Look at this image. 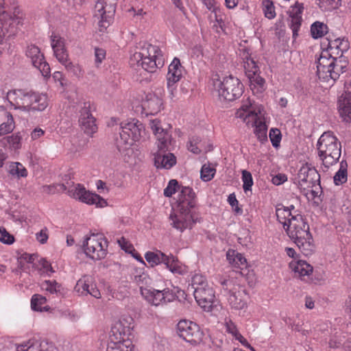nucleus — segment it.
<instances>
[{
  "instance_id": "nucleus-26",
  "label": "nucleus",
  "mask_w": 351,
  "mask_h": 351,
  "mask_svg": "<svg viewBox=\"0 0 351 351\" xmlns=\"http://www.w3.org/2000/svg\"><path fill=\"white\" fill-rule=\"evenodd\" d=\"M228 294V303L232 308L241 310L245 308L246 302L242 291L234 287L233 289H230Z\"/></svg>"
},
{
  "instance_id": "nucleus-6",
  "label": "nucleus",
  "mask_w": 351,
  "mask_h": 351,
  "mask_svg": "<svg viewBox=\"0 0 351 351\" xmlns=\"http://www.w3.org/2000/svg\"><path fill=\"white\" fill-rule=\"evenodd\" d=\"M119 138L116 140L117 147L119 152L127 150L134 142L139 141L142 133L145 132L143 125L138 120L123 121L120 125Z\"/></svg>"
},
{
  "instance_id": "nucleus-4",
  "label": "nucleus",
  "mask_w": 351,
  "mask_h": 351,
  "mask_svg": "<svg viewBox=\"0 0 351 351\" xmlns=\"http://www.w3.org/2000/svg\"><path fill=\"white\" fill-rule=\"evenodd\" d=\"M317 148L319 158L326 168H329L339 161L341 145L333 132H324L317 141Z\"/></svg>"
},
{
  "instance_id": "nucleus-36",
  "label": "nucleus",
  "mask_w": 351,
  "mask_h": 351,
  "mask_svg": "<svg viewBox=\"0 0 351 351\" xmlns=\"http://www.w3.org/2000/svg\"><path fill=\"white\" fill-rule=\"evenodd\" d=\"M276 215L277 217V219L280 223L284 230L289 229V221H291V218L294 217V215L290 211V208H285L284 206L277 208L276 210Z\"/></svg>"
},
{
  "instance_id": "nucleus-55",
  "label": "nucleus",
  "mask_w": 351,
  "mask_h": 351,
  "mask_svg": "<svg viewBox=\"0 0 351 351\" xmlns=\"http://www.w3.org/2000/svg\"><path fill=\"white\" fill-rule=\"evenodd\" d=\"M34 66L40 71L43 77H47L50 75V66L45 59L42 61H39L38 64L36 65H34Z\"/></svg>"
},
{
  "instance_id": "nucleus-8",
  "label": "nucleus",
  "mask_w": 351,
  "mask_h": 351,
  "mask_svg": "<svg viewBox=\"0 0 351 351\" xmlns=\"http://www.w3.org/2000/svg\"><path fill=\"white\" fill-rule=\"evenodd\" d=\"M243 62L245 73L250 82L252 90L261 93L265 90V80L260 74L259 67L247 49H243L240 54Z\"/></svg>"
},
{
  "instance_id": "nucleus-13",
  "label": "nucleus",
  "mask_w": 351,
  "mask_h": 351,
  "mask_svg": "<svg viewBox=\"0 0 351 351\" xmlns=\"http://www.w3.org/2000/svg\"><path fill=\"white\" fill-rule=\"evenodd\" d=\"M79 110V123L84 132L91 135L97 132L96 119L90 112L91 104L89 101L82 100L77 104Z\"/></svg>"
},
{
  "instance_id": "nucleus-59",
  "label": "nucleus",
  "mask_w": 351,
  "mask_h": 351,
  "mask_svg": "<svg viewBox=\"0 0 351 351\" xmlns=\"http://www.w3.org/2000/svg\"><path fill=\"white\" fill-rule=\"evenodd\" d=\"M226 331L228 333L231 334L235 339L241 334L238 330L235 324L231 320H229L228 322H226Z\"/></svg>"
},
{
  "instance_id": "nucleus-51",
  "label": "nucleus",
  "mask_w": 351,
  "mask_h": 351,
  "mask_svg": "<svg viewBox=\"0 0 351 351\" xmlns=\"http://www.w3.org/2000/svg\"><path fill=\"white\" fill-rule=\"evenodd\" d=\"M117 322L123 325L125 330L132 334V330L134 328V319L130 315H123Z\"/></svg>"
},
{
  "instance_id": "nucleus-56",
  "label": "nucleus",
  "mask_w": 351,
  "mask_h": 351,
  "mask_svg": "<svg viewBox=\"0 0 351 351\" xmlns=\"http://www.w3.org/2000/svg\"><path fill=\"white\" fill-rule=\"evenodd\" d=\"M39 264L41 266L40 271L43 273L46 274L47 276H51L52 274L55 272L53 267H51V263L47 261L45 258H40L39 261Z\"/></svg>"
},
{
  "instance_id": "nucleus-41",
  "label": "nucleus",
  "mask_w": 351,
  "mask_h": 351,
  "mask_svg": "<svg viewBox=\"0 0 351 351\" xmlns=\"http://www.w3.org/2000/svg\"><path fill=\"white\" fill-rule=\"evenodd\" d=\"M40 288L50 294L57 295L60 293L62 286L56 280H45L40 284Z\"/></svg>"
},
{
  "instance_id": "nucleus-63",
  "label": "nucleus",
  "mask_w": 351,
  "mask_h": 351,
  "mask_svg": "<svg viewBox=\"0 0 351 351\" xmlns=\"http://www.w3.org/2000/svg\"><path fill=\"white\" fill-rule=\"evenodd\" d=\"M49 236L47 229L46 228L42 229L40 232L36 234V239L41 244L47 243Z\"/></svg>"
},
{
  "instance_id": "nucleus-33",
  "label": "nucleus",
  "mask_w": 351,
  "mask_h": 351,
  "mask_svg": "<svg viewBox=\"0 0 351 351\" xmlns=\"http://www.w3.org/2000/svg\"><path fill=\"white\" fill-rule=\"evenodd\" d=\"M226 258L229 263L234 267L242 269L247 266L246 258L235 250H228L226 253Z\"/></svg>"
},
{
  "instance_id": "nucleus-14",
  "label": "nucleus",
  "mask_w": 351,
  "mask_h": 351,
  "mask_svg": "<svg viewBox=\"0 0 351 351\" xmlns=\"http://www.w3.org/2000/svg\"><path fill=\"white\" fill-rule=\"evenodd\" d=\"M68 194L69 196L87 204H95L99 207H104L107 205L106 199L96 193L86 191L85 187L80 184H77L69 189Z\"/></svg>"
},
{
  "instance_id": "nucleus-57",
  "label": "nucleus",
  "mask_w": 351,
  "mask_h": 351,
  "mask_svg": "<svg viewBox=\"0 0 351 351\" xmlns=\"http://www.w3.org/2000/svg\"><path fill=\"white\" fill-rule=\"evenodd\" d=\"M66 69L72 73L75 76H80L82 74V69L80 65L74 64L68 60L67 62L62 63Z\"/></svg>"
},
{
  "instance_id": "nucleus-12",
  "label": "nucleus",
  "mask_w": 351,
  "mask_h": 351,
  "mask_svg": "<svg viewBox=\"0 0 351 351\" xmlns=\"http://www.w3.org/2000/svg\"><path fill=\"white\" fill-rule=\"evenodd\" d=\"M158 151L154 154V165L156 168L169 169L176 164V158L171 153H166L168 150L169 136H165L160 139Z\"/></svg>"
},
{
  "instance_id": "nucleus-42",
  "label": "nucleus",
  "mask_w": 351,
  "mask_h": 351,
  "mask_svg": "<svg viewBox=\"0 0 351 351\" xmlns=\"http://www.w3.org/2000/svg\"><path fill=\"white\" fill-rule=\"evenodd\" d=\"M9 172L11 175L16 176L18 178L27 176V169L21 163L18 162H12L10 165Z\"/></svg>"
},
{
  "instance_id": "nucleus-31",
  "label": "nucleus",
  "mask_w": 351,
  "mask_h": 351,
  "mask_svg": "<svg viewBox=\"0 0 351 351\" xmlns=\"http://www.w3.org/2000/svg\"><path fill=\"white\" fill-rule=\"evenodd\" d=\"M134 345L130 339L113 340L110 339L106 351H133Z\"/></svg>"
},
{
  "instance_id": "nucleus-43",
  "label": "nucleus",
  "mask_w": 351,
  "mask_h": 351,
  "mask_svg": "<svg viewBox=\"0 0 351 351\" xmlns=\"http://www.w3.org/2000/svg\"><path fill=\"white\" fill-rule=\"evenodd\" d=\"M328 27L323 23L316 21L311 25V33L313 38H319L327 33Z\"/></svg>"
},
{
  "instance_id": "nucleus-2",
  "label": "nucleus",
  "mask_w": 351,
  "mask_h": 351,
  "mask_svg": "<svg viewBox=\"0 0 351 351\" xmlns=\"http://www.w3.org/2000/svg\"><path fill=\"white\" fill-rule=\"evenodd\" d=\"M6 100L14 109L23 111H43L48 106L47 97L25 89H15L6 93Z\"/></svg>"
},
{
  "instance_id": "nucleus-37",
  "label": "nucleus",
  "mask_w": 351,
  "mask_h": 351,
  "mask_svg": "<svg viewBox=\"0 0 351 351\" xmlns=\"http://www.w3.org/2000/svg\"><path fill=\"white\" fill-rule=\"evenodd\" d=\"M168 256L161 252L160 251H158L157 252H147L145 254V258L146 261L150 264L151 267H154L155 265H158L160 263H165L166 258Z\"/></svg>"
},
{
  "instance_id": "nucleus-10",
  "label": "nucleus",
  "mask_w": 351,
  "mask_h": 351,
  "mask_svg": "<svg viewBox=\"0 0 351 351\" xmlns=\"http://www.w3.org/2000/svg\"><path fill=\"white\" fill-rule=\"evenodd\" d=\"M85 254L93 260H101L107 254L108 241L100 234H93L85 238L82 243Z\"/></svg>"
},
{
  "instance_id": "nucleus-52",
  "label": "nucleus",
  "mask_w": 351,
  "mask_h": 351,
  "mask_svg": "<svg viewBox=\"0 0 351 351\" xmlns=\"http://www.w3.org/2000/svg\"><path fill=\"white\" fill-rule=\"evenodd\" d=\"M51 45L53 52L58 51L64 47V40L60 36L52 34L51 36Z\"/></svg>"
},
{
  "instance_id": "nucleus-38",
  "label": "nucleus",
  "mask_w": 351,
  "mask_h": 351,
  "mask_svg": "<svg viewBox=\"0 0 351 351\" xmlns=\"http://www.w3.org/2000/svg\"><path fill=\"white\" fill-rule=\"evenodd\" d=\"M348 164L346 160H342L340 162V168L334 176L333 180L334 183L336 185H340L345 183L347 181L348 173H347Z\"/></svg>"
},
{
  "instance_id": "nucleus-22",
  "label": "nucleus",
  "mask_w": 351,
  "mask_h": 351,
  "mask_svg": "<svg viewBox=\"0 0 351 351\" xmlns=\"http://www.w3.org/2000/svg\"><path fill=\"white\" fill-rule=\"evenodd\" d=\"M74 289L82 295L89 294L95 298H101L100 291L93 283V278L90 276H84L78 280Z\"/></svg>"
},
{
  "instance_id": "nucleus-40",
  "label": "nucleus",
  "mask_w": 351,
  "mask_h": 351,
  "mask_svg": "<svg viewBox=\"0 0 351 351\" xmlns=\"http://www.w3.org/2000/svg\"><path fill=\"white\" fill-rule=\"evenodd\" d=\"M149 125L152 130L157 137V145L160 143V139L165 136H169V138H171L170 134L162 128L161 122L159 120H152Z\"/></svg>"
},
{
  "instance_id": "nucleus-5",
  "label": "nucleus",
  "mask_w": 351,
  "mask_h": 351,
  "mask_svg": "<svg viewBox=\"0 0 351 351\" xmlns=\"http://www.w3.org/2000/svg\"><path fill=\"white\" fill-rule=\"evenodd\" d=\"M134 58L142 68L147 72L154 73L165 64L163 54L156 45L143 43L139 51L134 54Z\"/></svg>"
},
{
  "instance_id": "nucleus-39",
  "label": "nucleus",
  "mask_w": 351,
  "mask_h": 351,
  "mask_svg": "<svg viewBox=\"0 0 351 351\" xmlns=\"http://www.w3.org/2000/svg\"><path fill=\"white\" fill-rule=\"evenodd\" d=\"M47 299L45 297L40 294H34L31 299V307L34 311H47L49 309L48 306L42 307L41 306L45 304Z\"/></svg>"
},
{
  "instance_id": "nucleus-19",
  "label": "nucleus",
  "mask_w": 351,
  "mask_h": 351,
  "mask_svg": "<svg viewBox=\"0 0 351 351\" xmlns=\"http://www.w3.org/2000/svg\"><path fill=\"white\" fill-rule=\"evenodd\" d=\"M346 65H343L341 62H337L328 66H317V75L320 80L325 82H328L332 80L335 82L339 79L340 75L346 71Z\"/></svg>"
},
{
  "instance_id": "nucleus-45",
  "label": "nucleus",
  "mask_w": 351,
  "mask_h": 351,
  "mask_svg": "<svg viewBox=\"0 0 351 351\" xmlns=\"http://www.w3.org/2000/svg\"><path fill=\"white\" fill-rule=\"evenodd\" d=\"M337 62H341V60H338L337 58L332 57L328 53H326V54L322 53L317 61V67L328 66L329 64H332Z\"/></svg>"
},
{
  "instance_id": "nucleus-32",
  "label": "nucleus",
  "mask_w": 351,
  "mask_h": 351,
  "mask_svg": "<svg viewBox=\"0 0 351 351\" xmlns=\"http://www.w3.org/2000/svg\"><path fill=\"white\" fill-rule=\"evenodd\" d=\"M166 258L165 265L166 267L173 274L183 275L187 272V268L183 265L175 256L173 255L168 256Z\"/></svg>"
},
{
  "instance_id": "nucleus-17",
  "label": "nucleus",
  "mask_w": 351,
  "mask_h": 351,
  "mask_svg": "<svg viewBox=\"0 0 351 351\" xmlns=\"http://www.w3.org/2000/svg\"><path fill=\"white\" fill-rule=\"evenodd\" d=\"M22 21L21 16L12 18V15L5 12L3 15L0 14V44L5 38H10L17 33Z\"/></svg>"
},
{
  "instance_id": "nucleus-30",
  "label": "nucleus",
  "mask_w": 351,
  "mask_h": 351,
  "mask_svg": "<svg viewBox=\"0 0 351 351\" xmlns=\"http://www.w3.org/2000/svg\"><path fill=\"white\" fill-rule=\"evenodd\" d=\"M250 121V124L252 126L255 127L254 133L258 141L261 143L267 141V125H266L265 122L261 120L258 115H257L256 119H252Z\"/></svg>"
},
{
  "instance_id": "nucleus-44",
  "label": "nucleus",
  "mask_w": 351,
  "mask_h": 351,
  "mask_svg": "<svg viewBox=\"0 0 351 351\" xmlns=\"http://www.w3.org/2000/svg\"><path fill=\"white\" fill-rule=\"evenodd\" d=\"M7 121L0 125V136L10 133L14 129V121L10 112H6Z\"/></svg>"
},
{
  "instance_id": "nucleus-29",
  "label": "nucleus",
  "mask_w": 351,
  "mask_h": 351,
  "mask_svg": "<svg viewBox=\"0 0 351 351\" xmlns=\"http://www.w3.org/2000/svg\"><path fill=\"white\" fill-rule=\"evenodd\" d=\"M143 106L144 108H147L151 114H156L160 110L162 101L156 95L149 93L146 96V100L143 102Z\"/></svg>"
},
{
  "instance_id": "nucleus-49",
  "label": "nucleus",
  "mask_w": 351,
  "mask_h": 351,
  "mask_svg": "<svg viewBox=\"0 0 351 351\" xmlns=\"http://www.w3.org/2000/svg\"><path fill=\"white\" fill-rule=\"evenodd\" d=\"M241 179L243 182V188L244 191L246 193L247 191H251L254 183L251 173L247 170H243Z\"/></svg>"
},
{
  "instance_id": "nucleus-53",
  "label": "nucleus",
  "mask_w": 351,
  "mask_h": 351,
  "mask_svg": "<svg viewBox=\"0 0 351 351\" xmlns=\"http://www.w3.org/2000/svg\"><path fill=\"white\" fill-rule=\"evenodd\" d=\"M179 188L178 182L176 180H171L167 186L164 189V195L166 197H171L177 189Z\"/></svg>"
},
{
  "instance_id": "nucleus-64",
  "label": "nucleus",
  "mask_w": 351,
  "mask_h": 351,
  "mask_svg": "<svg viewBox=\"0 0 351 351\" xmlns=\"http://www.w3.org/2000/svg\"><path fill=\"white\" fill-rule=\"evenodd\" d=\"M58 191V186L56 184L50 185H44L42 186L41 192L47 194H54Z\"/></svg>"
},
{
  "instance_id": "nucleus-16",
  "label": "nucleus",
  "mask_w": 351,
  "mask_h": 351,
  "mask_svg": "<svg viewBox=\"0 0 351 351\" xmlns=\"http://www.w3.org/2000/svg\"><path fill=\"white\" fill-rule=\"evenodd\" d=\"M117 0H97L95 6V15L101 18L100 27L106 28L115 13Z\"/></svg>"
},
{
  "instance_id": "nucleus-62",
  "label": "nucleus",
  "mask_w": 351,
  "mask_h": 351,
  "mask_svg": "<svg viewBox=\"0 0 351 351\" xmlns=\"http://www.w3.org/2000/svg\"><path fill=\"white\" fill-rule=\"evenodd\" d=\"M199 141L197 137H193L190 139L189 150L193 154H199L201 152L200 148L197 146V143Z\"/></svg>"
},
{
  "instance_id": "nucleus-1",
  "label": "nucleus",
  "mask_w": 351,
  "mask_h": 351,
  "mask_svg": "<svg viewBox=\"0 0 351 351\" xmlns=\"http://www.w3.org/2000/svg\"><path fill=\"white\" fill-rule=\"evenodd\" d=\"M179 213L172 215L170 218L173 227L180 232L185 229L191 228L193 225L199 222L201 217L195 212L196 195L193 189L189 186H182L178 199Z\"/></svg>"
},
{
  "instance_id": "nucleus-18",
  "label": "nucleus",
  "mask_w": 351,
  "mask_h": 351,
  "mask_svg": "<svg viewBox=\"0 0 351 351\" xmlns=\"http://www.w3.org/2000/svg\"><path fill=\"white\" fill-rule=\"evenodd\" d=\"M340 117L346 123L351 122V80L344 83V90L337 99Z\"/></svg>"
},
{
  "instance_id": "nucleus-23",
  "label": "nucleus",
  "mask_w": 351,
  "mask_h": 351,
  "mask_svg": "<svg viewBox=\"0 0 351 351\" xmlns=\"http://www.w3.org/2000/svg\"><path fill=\"white\" fill-rule=\"evenodd\" d=\"M182 77V66L180 64V59L174 58L168 68L167 75V88L171 93L173 95V91L176 90L174 84L179 82Z\"/></svg>"
},
{
  "instance_id": "nucleus-24",
  "label": "nucleus",
  "mask_w": 351,
  "mask_h": 351,
  "mask_svg": "<svg viewBox=\"0 0 351 351\" xmlns=\"http://www.w3.org/2000/svg\"><path fill=\"white\" fill-rule=\"evenodd\" d=\"M289 267L294 272L295 277L307 280L313 272V267L304 261H291Z\"/></svg>"
},
{
  "instance_id": "nucleus-28",
  "label": "nucleus",
  "mask_w": 351,
  "mask_h": 351,
  "mask_svg": "<svg viewBox=\"0 0 351 351\" xmlns=\"http://www.w3.org/2000/svg\"><path fill=\"white\" fill-rule=\"evenodd\" d=\"M16 0H0V14L3 15V12L12 15V18L22 16L20 15V10L16 5Z\"/></svg>"
},
{
  "instance_id": "nucleus-9",
  "label": "nucleus",
  "mask_w": 351,
  "mask_h": 351,
  "mask_svg": "<svg viewBox=\"0 0 351 351\" xmlns=\"http://www.w3.org/2000/svg\"><path fill=\"white\" fill-rule=\"evenodd\" d=\"M214 86L218 91L220 100L232 101L239 98L243 93V85L236 77L229 75L223 80H217Z\"/></svg>"
},
{
  "instance_id": "nucleus-47",
  "label": "nucleus",
  "mask_w": 351,
  "mask_h": 351,
  "mask_svg": "<svg viewBox=\"0 0 351 351\" xmlns=\"http://www.w3.org/2000/svg\"><path fill=\"white\" fill-rule=\"evenodd\" d=\"M263 12L265 16L269 19H272L276 16L275 7L270 0H264L263 1Z\"/></svg>"
},
{
  "instance_id": "nucleus-60",
  "label": "nucleus",
  "mask_w": 351,
  "mask_h": 351,
  "mask_svg": "<svg viewBox=\"0 0 351 351\" xmlns=\"http://www.w3.org/2000/svg\"><path fill=\"white\" fill-rule=\"evenodd\" d=\"M95 64L98 67L106 58V51L101 48L96 47L95 49Z\"/></svg>"
},
{
  "instance_id": "nucleus-21",
  "label": "nucleus",
  "mask_w": 351,
  "mask_h": 351,
  "mask_svg": "<svg viewBox=\"0 0 351 351\" xmlns=\"http://www.w3.org/2000/svg\"><path fill=\"white\" fill-rule=\"evenodd\" d=\"M304 8V4L297 1L294 5L290 7L288 11L289 16L291 19L289 25L292 30V37L293 40H295L298 36V32L302 25V14Z\"/></svg>"
},
{
  "instance_id": "nucleus-3",
  "label": "nucleus",
  "mask_w": 351,
  "mask_h": 351,
  "mask_svg": "<svg viewBox=\"0 0 351 351\" xmlns=\"http://www.w3.org/2000/svg\"><path fill=\"white\" fill-rule=\"evenodd\" d=\"M289 229H285L291 239L293 240L301 252L308 256L314 250L313 239L309 226L301 215H295L289 221Z\"/></svg>"
},
{
  "instance_id": "nucleus-34",
  "label": "nucleus",
  "mask_w": 351,
  "mask_h": 351,
  "mask_svg": "<svg viewBox=\"0 0 351 351\" xmlns=\"http://www.w3.org/2000/svg\"><path fill=\"white\" fill-rule=\"evenodd\" d=\"M26 56L31 60L32 65H36L39 61L44 60V55L40 48L35 45H29L25 50Z\"/></svg>"
},
{
  "instance_id": "nucleus-7",
  "label": "nucleus",
  "mask_w": 351,
  "mask_h": 351,
  "mask_svg": "<svg viewBox=\"0 0 351 351\" xmlns=\"http://www.w3.org/2000/svg\"><path fill=\"white\" fill-rule=\"evenodd\" d=\"M298 186L304 192L311 191L313 197H317L321 191L320 176L311 165H303L298 173Z\"/></svg>"
},
{
  "instance_id": "nucleus-58",
  "label": "nucleus",
  "mask_w": 351,
  "mask_h": 351,
  "mask_svg": "<svg viewBox=\"0 0 351 351\" xmlns=\"http://www.w3.org/2000/svg\"><path fill=\"white\" fill-rule=\"evenodd\" d=\"M14 241L11 235L4 228H0V241L5 244H12Z\"/></svg>"
},
{
  "instance_id": "nucleus-15",
  "label": "nucleus",
  "mask_w": 351,
  "mask_h": 351,
  "mask_svg": "<svg viewBox=\"0 0 351 351\" xmlns=\"http://www.w3.org/2000/svg\"><path fill=\"white\" fill-rule=\"evenodd\" d=\"M142 297L150 304L158 306L173 301L176 295L169 288L158 290L151 287L148 289L142 290Z\"/></svg>"
},
{
  "instance_id": "nucleus-61",
  "label": "nucleus",
  "mask_w": 351,
  "mask_h": 351,
  "mask_svg": "<svg viewBox=\"0 0 351 351\" xmlns=\"http://www.w3.org/2000/svg\"><path fill=\"white\" fill-rule=\"evenodd\" d=\"M53 53H54V56H56V58L58 59V60L60 63L62 64L64 62H67V61L69 60V55L65 49V47H63V49H60L58 51L53 52Z\"/></svg>"
},
{
  "instance_id": "nucleus-48",
  "label": "nucleus",
  "mask_w": 351,
  "mask_h": 351,
  "mask_svg": "<svg viewBox=\"0 0 351 351\" xmlns=\"http://www.w3.org/2000/svg\"><path fill=\"white\" fill-rule=\"evenodd\" d=\"M207 285H208L204 276L199 274H195L192 277L191 286L193 291L195 289H197V287H205Z\"/></svg>"
},
{
  "instance_id": "nucleus-35",
  "label": "nucleus",
  "mask_w": 351,
  "mask_h": 351,
  "mask_svg": "<svg viewBox=\"0 0 351 351\" xmlns=\"http://www.w3.org/2000/svg\"><path fill=\"white\" fill-rule=\"evenodd\" d=\"M121 324L117 322L114 324L111 328V335L110 339L113 340L130 339L129 337L132 335L128 331H126Z\"/></svg>"
},
{
  "instance_id": "nucleus-50",
  "label": "nucleus",
  "mask_w": 351,
  "mask_h": 351,
  "mask_svg": "<svg viewBox=\"0 0 351 351\" xmlns=\"http://www.w3.org/2000/svg\"><path fill=\"white\" fill-rule=\"evenodd\" d=\"M6 140L10 147L16 150L21 147L22 136L18 132L8 136Z\"/></svg>"
},
{
  "instance_id": "nucleus-11",
  "label": "nucleus",
  "mask_w": 351,
  "mask_h": 351,
  "mask_svg": "<svg viewBox=\"0 0 351 351\" xmlns=\"http://www.w3.org/2000/svg\"><path fill=\"white\" fill-rule=\"evenodd\" d=\"M177 333L186 342L191 345L199 343L203 338V332L199 326L189 320H181L177 324Z\"/></svg>"
},
{
  "instance_id": "nucleus-20",
  "label": "nucleus",
  "mask_w": 351,
  "mask_h": 351,
  "mask_svg": "<svg viewBox=\"0 0 351 351\" xmlns=\"http://www.w3.org/2000/svg\"><path fill=\"white\" fill-rule=\"evenodd\" d=\"M193 295L197 304L206 311H210L213 306L215 293L212 287L207 285L205 287L195 289Z\"/></svg>"
},
{
  "instance_id": "nucleus-54",
  "label": "nucleus",
  "mask_w": 351,
  "mask_h": 351,
  "mask_svg": "<svg viewBox=\"0 0 351 351\" xmlns=\"http://www.w3.org/2000/svg\"><path fill=\"white\" fill-rule=\"evenodd\" d=\"M281 133L278 129H271L269 131V138L272 145L274 147H278L280 145L281 140Z\"/></svg>"
},
{
  "instance_id": "nucleus-27",
  "label": "nucleus",
  "mask_w": 351,
  "mask_h": 351,
  "mask_svg": "<svg viewBox=\"0 0 351 351\" xmlns=\"http://www.w3.org/2000/svg\"><path fill=\"white\" fill-rule=\"evenodd\" d=\"M132 280L140 288L142 295L143 289H148L152 284V280L149 276L144 273L141 269H135L132 274Z\"/></svg>"
},
{
  "instance_id": "nucleus-46",
  "label": "nucleus",
  "mask_w": 351,
  "mask_h": 351,
  "mask_svg": "<svg viewBox=\"0 0 351 351\" xmlns=\"http://www.w3.org/2000/svg\"><path fill=\"white\" fill-rule=\"evenodd\" d=\"M216 172V169L210 165H204L201 169L200 177L201 179L204 182L211 180Z\"/></svg>"
},
{
  "instance_id": "nucleus-25",
  "label": "nucleus",
  "mask_w": 351,
  "mask_h": 351,
  "mask_svg": "<svg viewBox=\"0 0 351 351\" xmlns=\"http://www.w3.org/2000/svg\"><path fill=\"white\" fill-rule=\"evenodd\" d=\"M235 115L236 117L243 119L247 125H250V120L256 119L258 113L254 109L250 100L247 99L243 102L241 107L236 112Z\"/></svg>"
}]
</instances>
